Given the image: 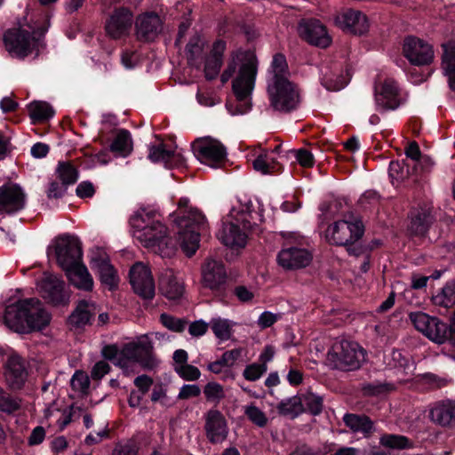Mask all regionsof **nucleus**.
<instances>
[{
  "mask_svg": "<svg viewBox=\"0 0 455 455\" xmlns=\"http://www.w3.org/2000/svg\"><path fill=\"white\" fill-rule=\"evenodd\" d=\"M46 15L32 23L20 21L17 27L8 29L4 36L6 50L12 56L23 59L28 55L38 56L44 48V36L48 30Z\"/></svg>",
  "mask_w": 455,
  "mask_h": 455,
  "instance_id": "39448f33",
  "label": "nucleus"
},
{
  "mask_svg": "<svg viewBox=\"0 0 455 455\" xmlns=\"http://www.w3.org/2000/svg\"><path fill=\"white\" fill-rule=\"evenodd\" d=\"M289 154L291 155L303 167H311L314 165V156L307 149L300 148L298 150H291L289 151Z\"/></svg>",
  "mask_w": 455,
  "mask_h": 455,
  "instance_id": "052dcab7",
  "label": "nucleus"
},
{
  "mask_svg": "<svg viewBox=\"0 0 455 455\" xmlns=\"http://www.w3.org/2000/svg\"><path fill=\"white\" fill-rule=\"evenodd\" d=\"M431 419L442 426L447 427H455V402L446 400L437 403L430 411Z\"/></svg>",
  "mask_w": 455,
  "mask_h": 455,
  "instance_id": "2f4dec72",
  "label": "nucleus"
},
{
  "mask_svg": "<svg viewBox=\"0 0 455 455\" xmlns=\"http://www.w3.org/2000/svg\"><path fill=\"white\" fill-rule=\"evenodd\" d=\"M178 211V239L182 251L190 257L199 247L200 232L207 228L206 219L201 212L189 204L186 197L180 199Z\"/></svg>",
  "mask_w": 455,
  "mask_h": 455,
  "instance_id": "423d86ee",
  "label": "nucleus"
},
{
  "mask_svg": "<svg viewBox=\"0 0 455 455\" xmlns=\"http://www.w3.org/2000/svg\"><path fill=\"white\" fill-rule=\"evenodd\" d=\"M403 51L410 63L416 66L428 65L435 57L432 44L416 36H407L404 39Z\"/></svg>",
  "mask_w": 455,
  "mask_h": 455,
  "instance_id": "dca6fc26",
  "label": "nucleus"
},
{
  "mask_svg": "<svg viewBox=\"0 0 455 455\" xmlns=\"http://www.w3.org/2000/svg\"><path fill=\"white\" fill-rule=\"evenodd\" d=\"M50 321V315H0V323L17 333L41 331Z\"/></svg>",
  "mask_w": 455,
  "mask_h": 455,
  "instance_id": "4468645a",
  "label": "nucleus"
},
{
  "mask_svg": "<svg viewBox=\"0 0 455 455\" xmlns=\"http://www.w3.org/2000/svg\"><path fill=\"white\" fill-rule=\"evenodd\" d=\"M363 234L361 220H339L328 227L325 231L326 240L336 245H347L357 241Z\"/></svg>",
  "mask_w": 455,
  "mask_h": 455,
  "instance_id": "ddd939ff",
  "label": "nucleus"
},
{
  "mask_svg": "<svg viewBox=\"0 0 455 455\" xmlns=\"http://www.w3.org/2000/svg\"><path fill=\"white\" fill-rule=\"evenodd\" d=\"M110 371V365L105 361H100L94 364L91 371V377L94 380L101 379Z\"/></svg>",
  "mask_w": 455,
  "mask_h": 455,
  "instance_id": "338daca9",
  "label": "nucleus"
},
{
  "mask_svg": "<svg viewBox=\"0 0 455 455\" xmlns=\"http://www.w3.org/2000/svg\"><path fill=\"white\" fill-rule=\"evenodd\" d=\"M254 205L249 199L238 200L223 220L218 233L219 240L232 249L243 248L250 231L256 229L263 221V209L257 201Z\"/></svg>",
  "mask_w": 455,
  "mask_h": 455,
  "instance_id": "f03ea898",
  "label": "nucleus"
},
{
  "mask_svg": "<svg viewBox=\"0 0 455 455\" xmlns=\"http://www.w3.org/2000/svg\"><path fill=\"white\" fill-rule=\"evenodd\" d=\"M388 173L392 184L398 186L403 180L409 177V169L403 162L392 161L389 164Z\"/></svg>",
  "mask_w": 455,
  "mask_h": 455,
  "instance_id": "a18cd8bd",
  "label": "nucleus"
},
{
  "mask_svg": "<svg viewBox=\"0 0 455 455\" xmlns=\"http://www.w3.org/2000/svg\"><path fill=\"white\" fill-rule=\"evenodd\" d=\"M132 23V12L121 8L116 10L106 24V31L109 36L117 39L125 36Z\"/></svg>",
  "mask_w": 455,
  "mask_h": 455,
  "instance_id": "c85d7f7f",
  "label": "nucleus"
},
{
  "mask_svg": "<svg viewBox=\"0 0 455 455\" xmlns=\"http://www.w3.org/2000/svg\"><path fill=\"white\" fill-rule=\"evenodd\" d=\"M430 219L428 215L419 213L416 216H411L410 230L414 235H423L427 231Z\"/></svg>",
  "mask_w": 455,
  "mask_h": 455,
  "instance_id": "8fccbe9b",
  "label": "nucleus"
},
{
  "mask_svg": "<svg viewBox=\"0 0 455 455\" xmlns=\"http://www.w3.org/2000/svg\"><path fill=\"white\" fill-rule=\"evenodd\" d=\"M130 283L139 296L151 299L155 295V282L150 268L142 262L135 263L130 269Z\"/></svg>",
  "mask_w": 455,
  "mask_h": 455,
  "instance_id": "a211bd4d",
  "label": "nucleus"
},
{
  "mask_svg": "<svg viewBox=\"0 0 455 455\" xmlns=\"http://www.w3.org/2000/svg\"><path fill=\"white\" fill-rule=\"evenodd\" d=\"M289 75L285 57L275 54L267 72V92L270 106L279 112H291L300 102L299 89L289 79Z\"/></svg>",
  "mask_w": 455,
  "mask_h": 455,
  "instance_id": "20e7f679",
  "label": "nucleus"
},
{
  "mask_svg": "<svg viewBox=\"0 0 455 455\" xmlns=\"http://www.w3.org/2000/svg\"><path fill=\"white\" fill-rule=\"evenodd\" d=\"M322 84L329 91H339L343 89L347 84V79L342 75L324 73L321 78Z\"/></svg>",
  "mask_w": 455,
  "mask_h": 455,
  "instance_id": "49530a36",
  "label": "nucleus"
},
{
  "mask_svg": "<svg viewBox=\"0 0 455 455\" xmlns=\"http://www.w3.org/2000/svg\"><path fill=\"white\" fill-rule=\"evenodd\" d=\"M91 263L92 267L97 269L100 282L106 288L112 291L117 287L118 275L104 250L100 248L92 250L91 251Z\"/></svg>",
  "mask_w": 455,
  "mask_h": 455,
  "instance_id": "412c9836",
  "label": "nucleus"
},
{
  "mask_svg": "<svg viewBox=\"0 0 455 455\" xmlns=\"http://www.w3.org/2000/svg\"><path fill=\"white\" fill-rule=\"evenodd\" d=\"M201 394V389L199 386L196 384H188L181 387L178 399L180 400H187L192 397H197Z\"/></svg>",
  "mask_w": 455,
  "mask_h": 455,
  "instance_id": "0e129e2a",
  "label": "nucleus"
},
{
  "mask_svg": "<svg viewBox=\"0 0 455 455\" xmlns=\"http://www.w3.org/2000/svg\"><path fill=\"white\" fill-rule=\"evenodd\" d=\"M48 254L54 256L63 270L70 268L71 266L81 260V242L77 237L70 235L59 236L49 247Z\"/></svg>",
  "mask_w": 455,
  "mask_h": 455,
  "instance_id": "9b49d317",
  "label": "nucleus"
},
{
  "mask_svg": "<svg viewBox=\"0 0 455 455\" xmlns=\"http://www.w3.org/2000/svg\"><path fill=\"white\" fill-rule=\"evenodd\" d=\"M212 329L215 336L221 340H228L232 336V325L227 319H214Z\"/></svg>",
  "mask_w": 455,
  "mask_h": 455,
  "instance_id": "09e8293b",
  "label": "nucleus"
},
{
  "mask_svg": "<svg viewBox=\"0 0 455 455\" xmlns=\"http://www.w3.org/2000/svg\"><path fill=\"white\" fill-rule=\"evenodd\" d=\"M202 283L212 291H220L226 283L227 272L221 260L208 258L201 267Z\"/></svg>",
  "mask_w": 455,
  "mask_h": 455,
  "instance_id": "4be33fe9",
  "label": "nucleus"
},
{
  "mask_svg": "<svg viewBox=\"0 0 455 455\" xmlns=\"http://www.w3.org/2000/svg\"><path fill=\"white\" fill-rule=\"evenodd\" d=\"M26 194L22 188L15 183L0 187V214H14L24 209Z\"/></svg>",
  "mask_w": 455,
  "mask_h": 455,
  "instance_id": "aec40b11",
  "label": "nucleus"
},
{
  "mask_svg": "<svg viewBox=\"0 0 455 455\" xmlns=\"http://www.w3.org/2000/svg\"><path fill=\"white\" fill-rule=\"evenodd\" d=\"M130 224L133 237L144 247L162 258L175 254L177 245L169 237L167 228L157 212L141 208L131 217Z\"/></svg>",
  "mask_w": 455,
  "mask_h": 455,
  "instance_id": "7ed1b4c3",
  "label": "nucleus"
},
{
  "mask_svg": "<svg viewBox=\"0 0 455 455\" xmlns=\"http://www.w3.org/2000/svg\"><path fill=\"white\" fill-rule=\"evenodd\" d=\"M140 447L135 440L130 439L124 443H117L112 455H138Z\"/></svg>",
  "mask_w": 455,
  "mask_h": 455,
  "instance_id": "5fc2aeb1",
  "label": "nucleus"
},
{
  "mask_svg": "<svg viewBox=\"0 0 455 455\" xmlns=\"http://www.w3.org/2000/svg\"><path fill=\"white\" fill-rule=\"evenodd\" d=\"M206 40L198 33H195L185 48V55L190 66L199 68L204 59Z\"/></svg>",
  "mask_w": 455,
  "mask_h": 455,
  "instance_id": "72a5a7b5",
  "label": "nucleus"
},
{
  "mask_svg": "<svg viewBox=\"0 0 455 455\" xmlns=\"http://www.w3.org/2000/svg\"><path fill=\"white\" fill-rule=\"evenodd\" d=\"M243 352V349L241 347L226 351L221 355L222 363L226 365V367L233 366L235 362L242 356Z\"/></svg>",
  "mask_w": 455,
  "mask_h": 455,
  "instance_id": "69168bd1",
  "label": "nucleus"
},
{
  "mask_svg": "<svg viewBox=\"0 0 455 455\" xmlns=\"http://www.w3.org/2000/svg\"><path fill=\"white\" fill-rule=\"evenodd\" d=\"M159 290L170 300H177L185 293L184 282L172 269L166 268L159 275Z\"/></svg>",
  "mask_w": 455,
  "mask_h": 455,
  "instance_id": "bb28decb",
  "label": "nucleus"
},
{
  "mask_svg": "<svg viewBox=\"0 0 455 455\" xmlns=\"http://www.w3.org/2000/svg\"><path fill=\"white\" fill-rule=\"evenodd\" d=\"M298 33L300 37L313 45L325 48L331 43L326 28L316 20H303L299 23Z\"/></svg>",
  "mask_w": 455,
  "mask_h": 455,
  "instance_id": "5701e85b",
  "label": "nucleus"
},
{
  "mask_svg": "<svg viewBox=\"0 0 455 455\" xmlns=\"http://www.w3.org/2000/svg\"><path fill=\"white\" fill-rule=\"evenodd\" d=\"M128 362L138 363L146 369H152L157 364L153 353V344L148 336H140L122 347L118 365L125 367Z\"/></svg>",
  "mask_w": 455,
  "mask_h": 455,
  "instance_id": "1a4fd4ad",
  "label": "nucleus"
},
{
  "mask_svg": "<svg viewBox=\"0 0 455 455\" xmlns=\"http://www.w3.org/2000/svg\"><path fill=\"white\" fill-rule=\"evenodd\" d=\"M222 61L208 56L205 60L204 76L206 79L212 80L217 77L220 73Z\"/></svg>",
  "mask_w": 455,
  "mask_h": 455,
  "instance_id": "bf43d9fd",
  "label": "nucleus"
},
{
  "mask_svg": "<svg viewBox=\"0 0 455 455\" xmlns=\"http://www.w3.org/2000/svg\"><path fill=\"white\" fill-rule=\"evenodd\" d=\"M334 22L346 33L363 36L369 31L370 22L367 16L359 10L347 9L338 13Z\"/></svg>",
  "mask_w": 455,
  "mask_h": 455,
  "instance_id": "6ab92c4d",
  "label": "nucleus"
},
{
  "mask_svg": "<svg viewBox=\"0 0 455 455\" xmlns=\"http://www.w3.org/2000/svg\"><path fill=\"white\" fill-rule=\"evenodd\" d=\"M70 384L75 391L84 394L89 389L90 379L85 372L78 371L73 375Z\"/></svg>",
  "mask_w": 455,
  "mask_h": 455,
  "instance_id": "864d4df0",
  "label": "nucleus"
},
{
  "mask_svg": "<svg viewBox=\"0 0 455 455\" xmlns=\"http://www.w3.org/2000/svg\"><path fill=\"white\" fill-rule=\"evenodd\" d=\"M29 116L33 123L43 122L54 116L52 107L45 101H33L28 106Z\"/></svg>",
  "mask_w": 455,
  "mask_h": 455,
  "instance_id": "ea45409f",
  "label": "nucleus"
},
{
  "mask_svg": "<svg viewBox=\"0 0 455 455\" xmlns=\"http://www.w3.org/2000/svg\"><path fill=\"white\" fill-rule=\"evenodd\" d=\"M93 315H69L68 323L71 328L82 329L87 324H91Z\"/></svg>",
  "mask_w": 455,
  "mask_h": 455,
  "instance_id": "e2e57ef3",
  "label": "nucleus"
},
{
  "mask_svg": "<svg viewBox=\"0 0 455 455\" xmlns=\"http://www.w3.org/2000/svg\"><path fill=\"white\" fill-rule=\"evenodd\" d=\"M433 303L444 308H450L455 305V279L451 280L432 297Z\"/></svg>",
  "mask_w": 455,
  "mask_h": 455,
  "instance_id": "58836bf2",
  "label": "nucleus"
},
{
  "mask_svg": "<svg viewBox=\"0 0 455 455\" xmlns=\"http://www.w3.org/2000/svg\"><path fill=\"white\" fill-rule=\"evenodd\" d=\"M415 328L430 340L443 344L449 340L455 345V315L451 323L431 315H410Z\"/></svg>",
  "mask_w": 455,
  "mask_h": 455,
  "instance_id": "0eeeda50",
  "label": "nucleus"
},
{
  "mask_svg": "<svg viewBox=\"0 0 455 455\" xmlns=\"http://www.w3.org/2000/svg\"><path fill=\"white\" fill-rule=\"evenodd\" d=\"M4 376L12 389H20L28 379L24 360L18 355H10L6 362Z\"/></svg>",
  "mask_w": 455,
  "mask_h": 455,
  "instance_id": "cd10ccee",
  "label": "nucleus"
},
{
  "mask_svg": "<svg viewBox=\"0 0 455 455\" xmlns=\"http://www.w3.org/2000/svg\"><path fill=\"white\" fill-rule=\"evenodd\" d=\"M394 389V386L389 383L372 382L363 386V390L368 395H379L386 394Z\"/></svg>",
  "mask_w": 455,
  "mask_h": 455,
  "instance_id": "6e6d98bb",
  "label": "nucleus"
},
{
  "mask_svg": "<svg viewBox=\"0 0 455 455\" xmlns=\"http://www.w3.org/2000/svg\"><path fill=\"white\" fill-rule=\"evenodd\" d=\"M312 260L311 253L305 248L291 246L283 248L277 254V263L287 270L307 267Z\"/></svg>",
  "mask_w": 455,
  "mask_h": 455,
  "instance_id": "a878e982",
  "label": "nucleus"
},
{
  "mask_svg": "<svg viewBox=\"0 0 455 455\" xmlns=\"http://www.w3.org/2000/svg\"><path fill=\"white\" fill-rule=\"evenodd\" d=\"M267 370V365L251 363L245 367L243 375L249 381L258 380Z\"/></svg>",
  "mask_w": 455,
  "mask_h": 455,
  "instance_id": "13d9d810",
  "label": "nucleus"
},
{
  "mask_svg": "<svg viewBox=\"0 0 455 455\" xmlns=\"http://www.w3.org/2000/svg\"><path fill=\"white\" fill-rule=\"evenodd\" d=\"M442 70L450 88L455 92V42L443 44Z\"/></svg>",
  "mask_w": 455,
  "mask_h": 455,
  "instance_id": "c9c22d12",
  "label": "nucleus"
},
{
  "mask_svg": "<svg viewBox=\"0 0 455 455\" xmlns=\"http://www.w3.org/2000/svg\"><path fill=\"white\" fill-rule=\"evenodd\" d=\"M244 414L256 426L263 427L267 423V418L265 413L257 406L251 404L244 406Z\"/></svg>",
  "mask_w": 455,
  "mask_h": 455,
  "instance_id": "3c124183",
  "label": "nucleus"
},
{
  "mask_svg": "<svg viewBox=\"0 0 455 455\" xmlns=\"http://www.w3.org/2000/svg\"><path fill=\"white\" fill-rule=\"evenodd\" d=\"M343 422L352 433L361 434L365 438L371 436L376 430L374 421L365 414L346 413Z\"/></svg>",
  "mask_w": 455,
  "mask_h": 455,
  "instance_id": "7c9ffc66",
  "label": "nucleus"
},
{
  "mask_svg": "<svg viewBox=\"0 0 455 455\" xmlns=\"http://www.w3.org/2000/svg\"><path fill=\"white\" fill-rule=\"evenodd\" d=\"M4 313H44L43 303L37 298H23L20 291H11L5 299Z\"/></svg>",
  "mask_w": 455,
  "mask_h": 455,
  "instance_id": "393cba45",
  "label": "nucleus"
},
{
  "mask_svg": "<svg viewBox=\"0 0 455 455\" xmlns=\"http://www.w3.org/2000/svg\"><path fill=\"white\" fill-rule=\"evenodd\" d=\"M123 66L126 69L134 68L139 62V55L136 52L124 51L121 57Z\"/></svg>",
  "mask_w": 455,
  "mask_h": 455,
  "instance_id": "774afa93",
  "label": "nucleus"
},
{
  "mask_svg": "<svg viewBox=\"0 0 455 455\" xmlns=\"http://www.w3.org/2000/svg\"><path fill=\"white\" fill-rule=\"evenodd\" d=\"M196 158L211 168H219L227 157V149L223 144L212 137L196 140L192 144Z\"/></svg>",
  "mask_w": 455,
  "mask_h": 455,
  "instance_id": "f8f14e48",
  "label": "nucleus"
},
{
  "mask_svg": "<svg viewBox=\"0 0 455 455\" xmlns=\"http://www.w3.org/2000/svg\"><path fill=\"white\" fill-rule=\"evenodd\" d=\"M161 26L162 21L157 14L153 12L142 14L136 20L137 35L143 40H153L159 33Z\"/></svg>",
  "mask_w": 455,
  "mask_h": 455,
  "instance_id": "c756f323",
  "label": "nucleus"
},
{
  "mask_svg": "<svg viewBox=\"0 0 455 455\" xmlns=\"http://www.w3.org/2000/svg\"><path fill=\"white\" fill-rule=\"evenodd\" d=\"M132 148L131 133L127 130L117 131L116 137L110 144V150L116 156L126 157L132 153Z\"/></svg>",
  "mask_w": 455,
  "mask_h": 455,
  "instance_id": "e433bc0d",
  "label": "nucleus"
},
{
  "mask_svg": "<svg viewBox=\"0 0 455 455\" xmlns=\"http://www.w3.org/2000/svg\"><path fill=\"white\" fill-rule=\"evenodd\" d=\"M280 146H276L272 151L262 150L253 161V167L262 174H272L280 171L275 154H279Z\"/></svg>",
  "mask_w": 455,
  "mask_h": 455,
  "instance_id": "f704fd0d",
  "label": "nucleus"
},
{
  "mask_svg": "<svg viewBox=\"0 0 455 455\" xmlns=\"http://www.w3.org/2000/svg\"><path fill=\"white\" fill-rule=\"evenodd\" d=\"M58 179L68 187L76 182L78 172L69 162H60L56 169Z\"/></svg>",
  "mask_w": 455,
  "mask_h": 455,
  "instance_id": "37998d69",
  "label": "nucleus"
},
{
  "mask_svg": "<svg viewBox=\"0 0 455 455\" xmlns=\"http://www.w3.org/2000/svg\"><path fill=\"white\" fill-rule=\"evenodd\" d=\"M204 430L211 443H222L228 437V427L224 415L216 409L209 410L205 416Z\"/></svg>",
  "mask_w": 455,
  "mask_h": 455,
  "instance_id": "b1692460",
  "label": "nucleus"
},
{
  "mask_svg": "<svg viewBox=\"0 0 455 455\" xmlns=\"http://www.w3.org/2000/svg\"><path fill=\"white\" fill-rule=\"evenodd\" d=\"M161 323L169 330L173 331H182L187 322L183 319L177 318L173 315H160Z\"/></svg>",
  "mask_w": 455,
  "mask_h": 455,
  "instance_id": "4d7b16f0",
  "label": "nucleus"
},
{
  "mask_svg": "<svg viewBox=\"0 0 455 455\" xmlns=\"http://www.w3.org/2000/svg\"><path fill=\"white\" fill-rule=\"evenodd\" d=\"M20 408V400L0 387V411L12 414Z\"/></svg>",
  "mask_w": 455,
  "mask_h": 455,
  "instance_id": "de8ad7c7",
  "label": "nucleus"
},
{
  "mask_svg": "<svg viewBox=\"0 0 455 455\" xmlns=\"http://www.w3.org/2000/svg\"><path fill=\"white\" fill-rule=\"evenodd\" d=\"M301 406L304 411H308L313 415H318L323 411V398L314 393L308 392L300 396Z\"/></svg>",
  "mask_w": 455,
  "mask_h": 455,
  "instance_id": "c03bdc74",
  "label": "nucleus"
},
{
  "mask_svg": "<svg viewBox=\"0 0 455 455\" xmlns=\"http://www.w3.org/2000/svg\"><path fill=\"white\" fill-rule=\"evenodd\" d=\"M174 370L180 378L187 381L197 380L201 376V371L199 369L188 363L185 365L174 366Z\"/></svg>",
  "mask_w": 455,
  "mask_h": 455,
  "instance_id": "603ef678",
  "label": "nucleus"
},
{
  "mask_svg": "<svg viewBox=\"0 0 455 455\" xmlns=\"http://www.w3.org/2000/svg\"><path fill=\"white\" fill-rule=\"evenodd\" d=\"M365 360L364 350L355 342L337 340L328 352V361L336 369L354 371Z\"/></svg>",
  "mask_w": 455,
  "mask_h": 455,
  "instance_id": "6e6552de",
  "label": "nucleus"
},
{
  "mask_svg": "<svg viewBox=\"0 0 455 455\" xmlns=\"http://www.w3.org/2000/svg\"><path fill=\"white\" fill-rule=\"evenodd\" d=\"M203 392L206 402L212 403L215 406L219 405L226 397L224 387L216 381L208 382L204 387Z\"/></svg>",
  "mask_w": 455,
  "mask_h": 455,
  "instance_id": "79ce46f5",
  "label": "nucleus"
},
{
  "mask_svg": "<svg viewBox=\"0 0 455 455\" xmlns=\"http://www.w3.org/2000/svg\"><path fill=\"white\" fill-rule=\"evenodd\" d=\"M375 108L379 112L395 110L402 104L400 89L397 83L391 79L375 84L374 87Z\"/></svg>",
  "mask_w": 455,
  "mask_h": 455,
  "instance_id": "2eb2a0df",
  "label": "nucleus"
},
{
  "mask_svg": "<svg viewBox=\"0 0 455 455\" xmlns=\"http://www.w3.org/2000/svg\"><path fill=\"white\" fill-rule=\"evenodd\" d=\"M39 294L50 304L63 307L69 303L70 291L64 280L57 275L45 272L36 281Z\"/></svg>",
  "mask_w": 455,
  "mask_h": 455,
  "instance_id": "9d476101",
  "label": "nucleus"
},
{
  "mask_svg": "<svg viewBox=\"0 0 455 455\" xmlns=\"http://www.w3.org/2000/svg\"><path fill=\"white\" fill-rule=\"evenodd\" d=\"M66 275L75 287L84 291H92L93 288V279L87 267L80 261L73 266L64 269Z\"/></svg>",
  "mask_w": 455,
  "mask_h": 455,
  "instance_id": "473e14b6",
  "label": "nucleus"
},
{
  "mask_svg": "<svg viewBox=\"0 0 455 455\" xmlns=\"http://www.w3.org/2000/svg\"><path fill=\"white\" fill-rule=\"evenodd\" d=\"M148 158L153 163H162L166 168L180 167L185 164V156L181 148L168 145L161 140L148 146Z\"/></svg>",
  "mask_w": 455,
  "mask_h": 455,
  "instance_id": "f3484780",
  "label": "nucleus"
},
{
  "mask_svg": "<svg viewBox=\"0 0 455 455\" xmlns=\"http://www.w3.org/2000/svg\"><path fill=\"white\" fill-rule=\"evenodd\" d=\"M258 73V60L252 51H237L232 62L221 75L222 83H226L235 74L232 88L236 103L228 102L226 108L231 116L244 115L251 109V96L255 86Z\"/></svg>",
  "mask_w": 455,
  "mask_h": 455,
  "instance_id": "f257e3e1",
  "label": "nucleus"
},
{
  "mask_svg": "<svg viewBox=\"0 0 455 455\" xmlns=\"http://www.w3.org/2000/svg\"><path fill=\"white\" fill-rule=\"evenodd\" d=\"M277 411L280 414L295 418L304 411L301 406L300 396H292L283 400L277 405Z\"/></svg>",
  "mask_w": 455,
  "mask_h": 455,
  "instance_id": "a19ab883",
  "label": "nucleus"
},
{
  "mask_svg": "<svg viewBox=\"0 0 455 455\" xmlns=\"http://www.w3.org/2000/svg\"><path fill=\"white\" fill-rule=\"evenodd\" d=\"M153 379L146 374L136 377L133 380L134 386L137 387V392L146 395L153 385Z\"/></svg>",
  "mask_w": 455,
  "mask_h": 455,
  "instance_id": "680f3d73",
  "label": "nucleus"
},
{
  "mask_svg": "<svg viewBox=\"0 0 455 455\" xmlns=\"http://www.w3.org/2000/svg\"><path fill=\"white\" fill-rule=\"evenodd\" d=\"M379 444L392 450H409L414 447V443L401 435L385 434L379 438Z\"/></svg>",
  "mask_w": 455,
  "mask_h": 455,
  "instance_id": "4c0bfd02",
  "label": "nucleus"
}]
</instances>
